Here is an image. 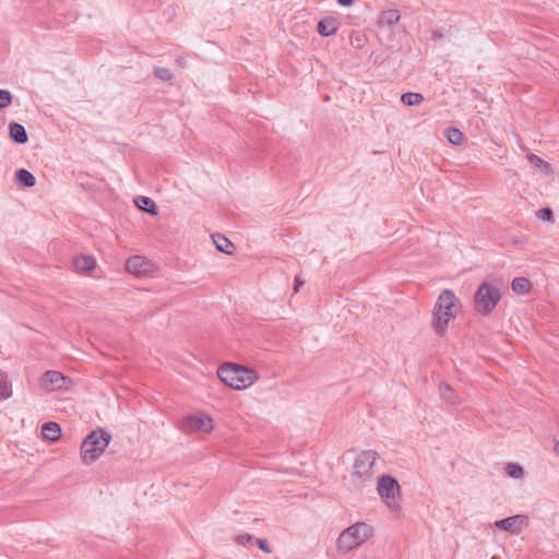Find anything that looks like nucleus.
Returning a JSON list of instances; mask_svg holds the SVG:
<instances>
[{
	"mask_svg": "<svg viewBox=\"0 0 559 559\" xmlns=\"http://www.w3.org/2000/svg\"><path fill=\"white\" fill-rule=\"evenodd\" d=\"M302 285H304V282L299 277H296L295 283H294L295 292L297 293Z\"/></svg>",
	"mask_w": 559,
	"mask_h": 559,
	"instance_id": "2f4dec72",
	"label": "nucleus"
},
{
	"mask_svg": "<svg viewBox=\"0 0 559 559\" xmlns=\"http://www.w3.org/2000/svg\"><path fill=\"white\" fill-rule=\"evenodd\" d=\"M213 242L216 247V249L221 252L230 253L231 248L234 247L233 243L226 238L224 235L217 234L213 235Z\"/></svg>",
	"mask_w": 559,
	"mask_h": 559,
	"instance_id": "aec40b11",
	"label": "nucleus"
},
{
	"mask_svg": "<svg viewBox=\"0 0 559 559\" xmlns=\"http://www.w3.org/2000/svg\"><path fill=\"white\" fill-rule=\"evenodd\" d=\"M459 299L451 289H444L439 295L432 313L431 326L438 334H443L450 321L455 318Z\"/></svg>",
	"mask_w": 559,
	"mask_h": 559,
	"instance_id": "f03ea898",
	"label": "nucleus"
},
{
	"mask_svg": "<svg viewBox=\"0 0 559 559\" xmlns=\"http://www.w3.org/2000/svg\"><path fill=\"white\" fill-rule=\"evenodd\" d=\"M537 217L543 221H548L550 223H554V214L550 209H542L537 212Z\"/></svg>",
	"mask_w": 559,
	"mask_h": 559,
	"instance_id": "c85d7f7f",
	"label": "nucleus"
},
{
	"mask_svg": "<svg viewBox=\"0 0 559 559\" xmlns=\"http://www.w3.org/2000/svg\"><path fill=\"white\" fill-rule=\"evenodd\" d=\"M501 299L499 287L489 282H483L474 297L475 308L481 314H489Z\"/></svg>",
	"mask_w": 559,
	"mask_h": 559,
	"instance_id": "39448f33",
	"label": "nucleus"
},
{
	"mask_svg": "<svg viewBox=\"0 0 559 559\" xmlns=\"http://www.w3.org/2000/svg\"><path fill=\"white\" fill-rule=\"evenodd\" d=\"M373 534V530L365 522H357L349 527L345 528L336 540V549L342 554H347L366 540Z\"/></svg>",
	"mask_w": 559,
	"mask_h": 559,
	"instance_id": "7ed1b4c3",
	"label": "nucleus"
},
{
	"mask_svg": "<svg viewBox=\"0 0 559 559\" xmlns=\"http://www.w3.org/2000/svg\"><path fill=\"white\" fill-rule=\"evenodd\" d=\"M126 270L132 275L143 276L151 273L154 270V265L144 257L133 255L127 260Z\"/></svg>",
	"mask_w": 559,
	"mask_h": 559,
	"instance_id": "9b49d317",
	"label": "nucleus"
},
{
	"mask_svg": "<svg viewBox=\"0 0 559 559\" xmlns=\"http://www.w3.org/2000/svg\"><path fill=\"white\" fill-rule=\"evenodd\" d=\"M218 379L236 391H243L259 381L257 370L236 362H225L217 369Z\"/></svg>",
	"mask_w": 559,
	"mask_h": 559,
	"instance_id": "f257e3e1",
	"label": "nucleus"
},
{
	"mask_svg": "<svg viewBox=\"0 0 559 559\" xmlns=\"http://www.w3.org/2000/svg\"><path fill=\"white\" fill-rule=\"evenodd\" d=\"M338 4L343 7H350L355 0H336Z\"/></svg>",
	"mask_w": 559,
	"mask_h": 559,
	"instance_id": "473e14b6",
	"label": "nucleus"
},
{
	"mask_svg": "<svg viewBox=\"0 0 559 559\" xmlns=\"http://www.w3.org/2000/svg\"><path fill=\"white\" fill-rule=\"evenodd\" d=\"M43 385L48 391L68 392L74 382L71 378L56 370H48L43 376Z\"/></svg>",
	"mask_w": 559,
	"mask_h": 559,
	"instance_id": "1a4fd4ad",
	"label": "nucleus"
},
{
	"mask_svg": "<svg viewBox=\"0 0 559 559\" xmlns=\"http://www.w3.org/2000/svg\"><path fill=\"white\" fill-rule=\"evenodd\" d=\"M134 202L140 210L152 215L157 214L155 202L152 199L142 195L138 197Z\"/></svg>",
	"mask_w": 559,
	"mask_h": 559,
	"instance_id": "6ab92c4d",
	"label": "nucleus"
},
{
	"mask_svg": "<svg viewBox=\"0 0 559 559\" xmlns=\"http://www.w3.org/2000/svg\"><path fill=\"white\" fill-rule=\"evenodd\" d=\"M377 471V453L370 450L364 451L355 459L352 476L354 480L364 484L370 481Z\"/></svg>",
	"mask_w": 559,
	"mask_h": 559,
	"instance_id": "423d86ee",
	"label": "nucleus"
},
{
	"mask_svg": "<svg viewBox=\"0 0 559 559\" xmlns=\"http://www.w3.org/2000/svg\"><path fill=\"white\" fill-rule=\"evenodd\" d=\"M180 429L186 433H210L214 429L213 419L205 413H197L187 416L180 424Z\"/></svg>",
	"mask_w": 559,
	"mask_h": 559,
	"instance_id": "6e6552de",
	"label": "nucleus"
},
{
	"mask_svg": "<svg viewBox=\"0 0 559 559\" xmlns=\"http://www.w3.org/2000/svg\"><path fill=\"white\" fill-rule=\"evenodd\" d=\"M527 159L530 160V163L534 167L540 168L546 174H550L551 173L550 164L547 163L546 160H544L543 158H540L539 156L531 153V154L527 155Z\"/></svg>",
	"mask_w": 559,
	"mask_h": 559,
	"instance_id": "5701e85b",
	"label": "nucleus"
},
{
	"mask_svg": "<svg viewBox=\"0 0 559 559\" xmlns=\"http://www.w3.org/2000/svg\"><path fill=\"white\" fill-rule=\"evenodd\" d=\"M440 392H441L442 399L448 404L455 405L457 403V397H456L454 391L448 384L442 383L440 385Z\"/></svg>",
	"mask_w": 559,
	"mask_h": 559,
	"instance_id": "a878e982",
	"label": "nucleus"
},
{
	"mask_svg": "<svg viewBox=\"0 0 559 559\" xmlns=\"http://www.w3.org/2000/svg\"><path fill=\"white\" fill-rule=\"evenodd\" d=\"M504 472L510 478H514V479H523L524 478V468L518 463H513V462L508 463L504 467Z\"/></svg>",
	"mask_w": 559,
	"mask_h": 559,
	"instance_id": "412c9836",
	"label": "nucleus"
},
{
	"mask_svg": "<svg viewBox=\"0 0 559 559\" xmlns=\"http://www.w3.org/2000/svg\"><path fill=\"white\" fill-rule=\"evenodd\" d=\"M154 75L156 79H158L159 81H163V82L170 81L174 78L171 70L168 68H163V67L155 68Z\"/></svg>",
	"mask_w": 559,
	"mask_h": 559,
	"instance_id": "bb28decb",
	"label": "nucleus"
},
{
	"mask_svg": "<svg viewBox=\"0 0 559 559\" xmlns=\"http://www.w3.org/2000/svg\"><path fill=\"white\" fill-rule=\"evenodd\" d=\"M400 19H401V14L397 10H388L381 14L380 21L383 24L394 25V24L399 23Z\"/></svg>",
	"mask_w": 559,
	"mask_h": 559,
	"instance_id": "b1692460",
	"label": "nucleus"
},
{
	"mask_svg": "<svg viewBox=\"0 0 559 559\" xmlns=\"http://www.w3.org/2000/svg\"><path fill=\"white\" fill-rule=\"evenodd\" d=\"M9 131H10V138L13 141H15L16 143L24 144L27 142V133H26L25 128L22 124H20L17 122H12L9 126Z\"/></svg>",
	"mask_w": 559,
	"mask_h": 559,
	"instance_id": "2eb2a0df",
	"label": "nucleus"
},
{
	"mask_svg": "<svg viewBox=\"0 0 559 559\" xmlns=\"http://www.w3.org/2000/svg\"><path fill=\"white\" fill-rule=\"evenodd\" d=\"M555 452L559 455V441L555 443Z\"/></svg>",
	"mask_w": 559,
	"mask_h": 559,
	"instance_id": "72a5a7b5",
	"label": "nucleus"
},
{
	"mask_svg": "<svg viewBox=\"0 0 559 559\" xmlns=\"http://www.w3.org/2000/svg\"><path fill=\"white\" fill-rule=\"evenodd\" d=\"M444 135L447 140L454 145L461 144L464 138L463 133L456 128H448Z\"/></svg>",
	"mask_w": 559,
	"mask_h": 559,
	"instance_id": "393cba45",
	"label": "nucleus"
},
{
	"mask_svg": "<svg viewBox=\"0 0 559 559\" xmlns=\"http://www.w3.org/2000/svg\"><path fill=\"white\" fill-rule=\"evenodd\" d=\"M401 100L406 106H416L424 102V96L419 93L407 92L401 96Z\"/></svg>",
	"mask_w": 559,
	"mask_h": 559,
	"instance_id": "4be33fe9",
	"label": "nucleus"
},
{
	"mask_svg": "<svg viewBox=\"0 0 559 559\" xmlns=\"http://www.w3.org/2000/svg\"><path fill=\"white\" fill-rule=\"evenodd\" d=\"M13 96L7 90H0V109L5 108L12 104Z\"/></svg>",
	"mask_w": 559,
	"mask_h": 559,
	"instance_id": "cd10ccee",
	"label": "nucleus"
},
{
	"mask_svg": "<svg viewBox=\"0 0 559 559\" xmlns=\"http://www.w3.org/2000/svg\"><path fill=\"white\" fill-rule=\"evenodd\" d=\"M512 290L515 293V294H519V295H525V294H528L531 288H532V283L528 278L526 277H515L513 281H512Z\"/></svg>",
	"mask_w": 559,
	"mask_h": 559,
	"instance_id": "f3484780",
	"label": "nucleus"
},
{
	"mask_svg": "<svg viewBox=\"0 0 559 559\" xmlns=\"http://www.w3.org/2000/svg\"><path fill=\"white\" fill-rule=\"evenodd\" d=\"M13 394L12 384L9 381L7 372L0 370V401L10 399Z\"/></svg>",
	"mask_w": 559,
	"mask_h": 559,
	"instance_id": "dca6fc26",
	"label": "nucleus"
},
{
	"mask_svg": "<svg viewBox=\"0 0 559 559\" xmlns=\"http://www.w3.org/2000/svg\"><path fill=\"white\" fill-rule=\"evenodd\" d=\"M377 491L391 511L400 512V485L394 477L390 475L381 476L378 480Z\"/></svg>",
	"mask_w": 559,
	"mask_h": 559,
	"instance_id": "0eeeda50",
	"label": "nucleus"
},
{
	"mask_svg": "<svg viewBox=\"0 0 559 559\" xmlns=\"http://www.w3.org/2000/svg\"><path fill=\"white\" fill-rule=\"evenodd\" d=\"M255 543L263 552H265V554L271 552V548L267 546V544L264 539L258 538V539H255Z\"/></svg>",
	"mask_w": 559,
	"mask_h": 559,
	"instance_id": "7c9ffc66",
	"label": "nucleus"
},
{
	"mask_svg": "<svg viewBox=\"0 0 559 559\" xmlns=\"http://www.w3.org/2000/svg\"><path fill=\"white\" fill-rule=\"evenodd\" d=\"M235 539L239 545L246 546L248 543L253 540V536L249 534L237 535Z\"/></svg>",
	"mask_w": 559,
	"mask_h": 559,
	"instance_id": "c756f323",
	"label": "nucleus"
},
{
	"mask_svg": "<svg viewBox=\"0 0 559 559\" xmlns=\"http://www.w3.org/2000/svg\"><path fill=\"white\" fill-rule=\"evenodd\" d=\"M73 266L76 272L88 273L96 266V261L92 255H79L73 260Z\"/></svg>",
	"mask_w": 559,
	"mask_h": 559,
	"instance_id": "f8f14e48",
	"label": "nucleus"
},
{
	"mask_svg": "<svg viewBox=\"0 0 559 559\" xmlns=\"http://www.w3.org/2000/svg\"><path fill=\"white\" fill-rule=\"evenodd\" d=\"M16 181L23 187H34L36 183L35 176L26 169H19L15 173Z\"/></svg>",
	"mask_w": 559,
	"mask_h": 559,
	"instance_id": "a211bd4d",
	"label": "nucleus"
},
{
	"mask_svg": "<svg viewBox=\"0 0 559 559\" xmlns=\"http://www.w3.org/2000/svg\"><path fill=\"white\" fill-rule=\"evenodd\" d=\"M43 438L49 441H57L61 437V428L57 423L48 421L41 427Z\"/></svg>",
	"mask_w": 559,
	"mask_h": 559,
	"instance_id": "4468645a",
	"label": "nucleus"
},
{
	"mask_svg": "<svg viewBox=\"0 0 559 559\" xmlns=\"http://www.w3.org/2000/svg\"><path fill=\"white\" fill-rule=\"evenodd\" d=\"M337 28V21L334 17L322 19L318 23V33L324 37L334 35Z\"/></svg>",
	"mask_w": 559,
	"mask_h": 559,
	"instance_id": "ddd939ff",
	"label": "nucleus"
},
{
	"mask_svg": "<svg viewBox=\"0 0 559 559\" xmlns=\"http://www.w3.org/2000/svg\"><path fill=\"white\" fill-rule=\"evenodd\" d=\"M111 440L110 433L103 429L92 431L81 444V459L84 464L95 462L108 447Z\"/></svg>",
	"mask_w": 559,
	"mask_h": 559,
	"instance_id": "20e7f679",
	"label": "nucleus"
},
{
	"mask_svg": "<svg viewBox=\"0 0 559 559\" xmlns=\"http://www.w3.org/2000/svg\"><path fill=\"white\" fill-rule=\"evenodd\" d=\"M493 525L500 531L519 535L522 530L528 525V518L525 514H515L502 520H498Z\"/></svg>",
	"mask_w": 559,
	"mask_h": 559,
	"instance_id": "9d476101",
	"label": "nucleus"
}]
</instances>
